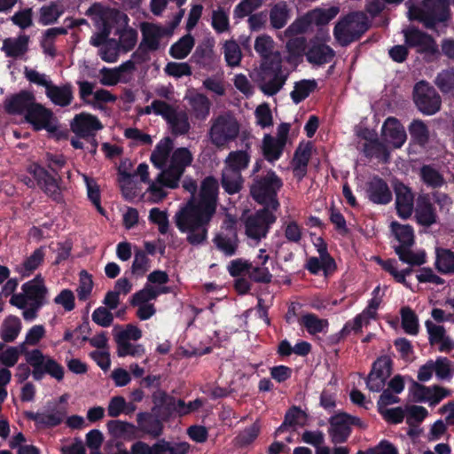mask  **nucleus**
Wrapping results in <instances>:
<instances>
[{
  "instance_id": "1",
  "label": "nucleus",
  "mask_w": 454,
  "mask_h": 454,
  "mask_svg": "<svg viewBox=\"0 0 454 454\" xmlns=\"http://www.w3.org/2000/svg\"><path fill=\"white\" fill-rule=\"evenodd\" d=\"M218 188L215 177H206L201 184L199 200L191 199L175 215L176 228L182 233H187L186 240L192 246L201 245L207 239L208 225L216 211Z\"/></svg>"
},
{
  "instance_id": "2",
  "label": "nucleus",
  "mask_w": 454,
  "mask_h": 454,
  "mask_svg": "<svg viewBox=\"0 0 454 454\" xmlns=\"http://www.w3.org/2000/svg\"><path fill=\"white\" fill-rule=\"evenodd\" d=\"M273 39L262 35L255 39L254 50L262 57L258 87L264 95L277 94L285 84L286 76L282 71L279 52H273Z\"/></svg>"
},
{
  "instance_id": "3",
  "label": "nucleus",
  "mask_w": 454,
  "mask_h": 454,
  "mask_svg": "<svg viewBox=\"0 0 454 454\" xmlns=\"http://www.w3.org/2000/svg\"><path fill=\"white\" fill-rule=\"evenodd\" d=\"M27 345L25 341L17 347L19 356L24 355L27 364L32 368V377L35 380H42L46 374L57 381L63 380L65 369L61 364L53 357L44 355L41 349L28 350Z\"/></svg>"
},
{
  "instance_id": "4",
  "label": "nucleus",
  "mask_w": 454,
  "mask_h": 454,
  "mask_svg": "<svg viewBox=\"0 0 454 454\" xmlns=\"http://www.w3.org/2000/svg\"><path fill=\"white\" fill-rule=\"evenodd\" d=\"M281 179L273 170H269L264 176H256L250 187L253 199L263 207L277 210L279 207L277 195L282 187Z\"/></svg>"
},
{
  "instance_id": "5",
  "label": "nucleus",
  "mask_w": 454,
  "mask_h": 454,
  "mask_svg": "<svg viewBox=\"0 0 454 454\" xmlns=\"http://www.w3.org/2000/svg\"><path fill=\"white\" fill-rule=\"evenodd\" d=\"M454 0H424L422 8L409 6L408 16L410 20H418L427 27H434L437 22L449 19V4Z\"/></svg>"
},
{
  "instance_id": "6",
  "label": "nucleus",
  "mask_w": 454,
  "mask_h": 454,
  "mask_svg": "<svg viewBox=\"0 0 454 454\" xmlns=\"http://www.w3.org/2000/svg\"><path fill=\"white\" fill-rule=\"evenodd\" d=\"M366 29V16L363 12H355L337 23L334 36L341 45H347L357 39Z\"/></svg>"
},
{
  "instance_id": "7",
  "label": "nucleus",
  "mask_w": 454,
  "mask_h": 454,
  "mask_svg": "<svg viewBox=\"0 0 454 454\" xmlns=\"http://www.w3.org/2000/svg\"><path fill=\"white\" fill-rule=\"evenodd\" d=\"M239 133V122L230 115L217 116L209 129L211 143L216 147H223L235 140Z\"/></svg>"
},
{
  "instance_id": "8",
  "label": "nucleus",
  "mask_w": 454,
  "mask_h": 454,
  "mask_svg": "<svg viewBox=\"0 0 454 454\" xmlns=\"http://www.w3.org/2000/svg\"><path fill=\"white\" fill-rule=\"evenodd\" d=\"M318 254L314 257V286L323 287L327 279L336 271L334 259L327 252V245L322 238H317L314 244Z\"/></svg>"
},
{
  "instance_id": "9",
  "label": "nucleus",
  "mask_w": 454,
  "mask_h": 454,
  "mask_svg": "<svg viewBox=\"0 0 454 454\" xmlns=\"http://www.w3.org/2000/svg\"><path fill=\"white\" fill-rule=\"evenodd\" d=\"M274 211L268 207H262L249 215L245 222L247 237L255 240L266 237L270 224L276 221Z\"/></svg>"
},
{
  "instance_id": "10",
  "label": "nucleus",
  "mask_w": 454,
  "mask_h": 454,
  "mask_svg": "<svg viewBox=\"0 0 454 454\" xmlns=\"http://www.w3.org/2000/svg\"><path fill=\"white\" fill-rule=\"evenodd\" d=\"M414 101L419 110L427 115L434 114L441 107L440 96L425 82H419L415 85Z\"/></svg>"
},
{
  "instance_id": "11",
  "label": "nucleus",
  "mask_w": 454,
  "mask_h": 454,
  "mask_svg": "<svg viewBox=\"0 0 454 454\" xmlns=\"http://www.w3.org/2000/svg\"><path fill=\"white\" fill-rule=\"evenodd\" d=\"M25 120L32 125L33 129L35 131L44 129L49 133H55L58 130L53 112L37 102L27 113Z\"/></svg>"
},
{
  "instance_id": "12",
  "label": "nucleus",
  "mask_w": 454,
  "mask_h": 454,
  "mask_svg": "<svg viewBox=\"0 0 454 454\" xmlns=\"http://www.w3.org/2000/svg\"><path fill=\"white\" fill-rule=\"evenodd\" d=\"M329 434L334 443L345 442L349 434L352 426H362L360 419L356 417L349 416L346 413H338L331 418Z\"/></svg>"
},
{
  "instance_id": "13",
  "label": "nucleus",
  "mask_w": 454,
  "mask_h": 454,
  "mask_svg": "<svg viewBox=\"0 0 454 454\" xmlns=\"http://www.w3.org/2000/svg\"><path fill=\"white\" fill-rule=\"evenodd\" d=\"M72 132L80 138L96 137V132L103 129L98 118L88 113L76 114L70 123Z\"/></svg>"
},
{
  "instance_id": "14",
  "label": "nucleus",
  "mask_w": 454,
  "mask_h": 454,
  "mask_svg": "<svg viewBox=\"0 0 454 454\" xmlns=\"http://www.w3.org/2000/svg\"><path fill=\"white\" fill-rule=\"evenodd\" d=\"M35 102V96L32 91L22 90L5 98L4 110L9 114L25 116Z\"/></svg>"
},
{
  "instance_id": "15",
  "label": "nucleus",
  "mask_w": 454,
  "mask_h": 454,
  "mask_svg": "<svg viewBox=\"0 0 454 454\" xmlns=\"http://www.w3.org/2000/svg\"><path fill=\"white\" fill-rule=\"evenodd\" d=\"M391 374V359L388 356L380 357L372 366L368 376L367 387L372 392H380L385 387L387 379Z\"/></svg>"
},
{
  "instance_id": "16",
  "label": "nucleus",
  "mask_w": 454,
  "mask_h": 454,
  "mask_svg": "<svg viewBox=\"0 0 454 454\" xmlns=\"http://www.w3.org/2000/svg\"><path fill=\"white\" fill-rule=\"evenodd\" d=\"M67 416V409L55 405L46 412L26 411L25 417L39 427L52 428L60 425Z\"/></svg>"
},
{
  "instance_id": "17",
  "label": "nucleus",
  "mask_w": 454,
  "mask_h": 454,
  "mask_svg": "<svg viewBox=\"0 0 454 454\" xmlns=\"http://www.w3.org/2000/svg\"><path fill=\"white\" fill-rule=\"evenodd\" d=\"M381 137L386 145L394 148L402 147L407 139L403 126L394 117H388L385 121L382 126Z\"/></svg>"
},
{
  "instance_id": "18",
  "label": "nucleus",
  "mask_w": 454,
  "mask_h": 454,
  "mask_svg": "<svg viewBox=\"0 0 454 454\" xmlns=\"http://www.w3.org/2000/svg\"><path fill=\"white\" fill-rule=\"evenodd\" d=\"M359 137L364 140L363 151L366 156L376 157L387 161L388 153L384 144L379 142L377 135L369 129H361L356 131Z\"/></svg>"
},
{
  "instance_id": "19",
  "label": "nucleus",
  "mask_w": 454,
  "mask_h": 454,
  "mask_svg": "<svg viewBox=\"0 0 454 454\" xmlns=\"http://www.w3.org/2000/svg\"><path fill=\"white\" fill-rule=\"evenodd\" d=\"M411 398L415 402L436 404L450 395V391L438 386L426 387L414 383L411 388Z\"/></svg>"
},
{
  "instance_id": "20",
  "label": "nucleus",
  "mask_w": 454,
  "mask_h": 454,
  "mask_svg": "<svg viewBox=\"0 0 454 454\" xmlns=\"http://www.w3.org/2000/svg\"><path fill=\"white\" fill-rule=\"evenodd\" d=\"M21 290L25 293L29 303H41L42 306H44L49 302L47 300L48 288L44 285V279L41 274L24 283Z\"/></svg>"
},
{
  "instance_id": "21",
  "label": "nucleus",
  "mask_w": 454,
  "mask_h": 454,
  "mask_svg": "<svg viewBox=\"0 0 454 454\" xmlns=\"http://www.w3.org/2000/svg\"><path fill=\"white\" fill-rule=\"evenodd\" d=\"M286 38V48L288 52V61L298 62L303 56L312 64V48L308 46L305 36H284Z\"/></svg>"
},
{
  "instance_id": "22",
  "label": "nucleus",
  "mask_w": 454,
  "mask_h": 454,
  "mask_svg": "<svg viewBox=\"0 0 454 454\" xmlns=\"http://www.w3.org/2000/svg\"><path fill=\"white\" fill-rule=\"evenodd\" d=\"M137 427L142 433L153 439L159 438L163 433V420L154 412L142 411L137 415Z\"/></svg>"
},
{
  "instance_id": "23",
  "label": "nucleus",
  "mask_w": 454,
  "mask_h": 454,
  "mask_svg": "<svg viewBox=\"0 0 454 454\" xmlns=\"http://www.w3.org/2000/svg\"><path fill=\"white\" fill-rule=\"evenodd\" d=\"M405 43L410 47H415L420 52H435L437 45L431 36L411 27L403 30Z\"/></svg>"
},
{
  "instance_id": "24",
  "label": "nucleus",
  "mask_w": 454,
  "mask_h": 454,
  "mask_svg": "<svg viewBox=\"0 0 454 454\" xmlns=\"http://www.w3.org/2000/svg\"><path fill=\"white\" fill-rule=\"evenodd\" d=\"M141 44L149 51H155L160 48V40L164 35L171 34V31L156 24L144 23L141 27Z\"/></svg>"
},
{
  "instance_id": "25",
  "label": "nucleus",
  "mask_w": 454,
  "mask_h": 454,
  "mask_svg": "<svg viewBox=\"0 0 454 454\" xmlns=\"http://www.w3.org/2000/svg\"><path fill=\"white\" fill-rule=\"evenodd\" d=\"M395 192L397 214L406 219L413 212V194L409 187L401 183L395 185Z\"/></svg>"
},
{
  "instance_id": "26",
  "label": "nucleus",
  "mask_w": 454,
  "mask_h": 454,
  "mask_svg": "<svg viewBox=\"0 0 454 454\" xmlns=\"http://www.w3.org/2000/svg\"><path fill=\"white\" fill-rule=\"evenodd\" d=\"M29 173L35 179L37 185L48 195L59 194V185L56 178L44 168L38 164L30 167Z\"/></svg>"
},
{
  "instance_id": "27",
  "label": "nucleus",
  "mask_w": 454,
  "mask_h": 454,
  "mask_svg": "<svg viewBox=\"0 0 454 454\" xmlns=\"http://www.w3.org/2000/svg\"><path fill=\"white\" fill-rule=\"evenodd\" d=\"M309 419L308 414L300 407L293 405L285 414L284 421L276 429L275 436H278L289 428L295 430L296 427H304Z\"/></svg>"
},
{
  "instance_id": "28",
  "label": "nucleus",
  "mask_w": 454,
  "mask_h": 454,
  "mask_svg": "<svg viewBox=\"0 0 454 454\" xmlns=\"http://www.w3.org/2000/svg\"><path fill=\"white\" fill-rule=\"evenodd\" d=\"M29 36L23 34L16 38H6L3 42L2 51L8 58L18 59L28 51Z\"/></svg>"
},
{
  "instance_id": "29",
  "label": "nucleus",
  "mask_w": 454,
  "mask_h": 454,
  "mask_svg": "<svg viewBox=\"0 0 454 454\" xmlns=\"http://www.w3.org/2000/svg\"><path fill=\"white\" fill-rule=\"evenodd\" d=\"M46 96L56 106L65 107L69 106L73 101V87L70 83H66L63 86H57L51 83L50 86H47Z\"/></svg>"
},
{
  "instance_id": "30",
  "label": "nucleus",
  "mask_w": 454,
  "mask_h": 454,
  "mask_svg": "<svg viewBox=\"0 0 454 454\" xmlns=\"http://www.w3.org/2000/svg\"><path fill=\"white\" fill-rule=\"evenodd\" d=\"M367 194L372 202L379 204L388 203L392 199L387 184L377 177L372 178L368 184Z\"/></svg>"
},
{
  "instance_id": "31",
  "label": "nucleus",
  "mask_w": 454,
  "mask_h": 454,
  "mask_svg": "<svg viewBox=\"0 0 454 454\" xmlns=\"http://www.w3.org/2000/svg\"><path fill=\"white\" fill-rule=\"evenodd\" d=\"M291 9L285 1L273 4L269 12L270 27L274 29H281L291 19Z\"/></svg>"
},
{
  "instance_id": "32",
  "label": "nucleus",
  "mask_w": 454,
  "mask_h": 454,
  "mask_svg": "<svg viewBox=\"0 0 454 454\" xmlns=\"http://www.w3.org/2000/svg\"><path fill=\"white\" fill-rule=\"evenodd\" d=\"M106 427L109 434L115 439L131 441L137 438V427L132 423L114 419L109 420Z\"/></svg>"
},
{
  "instance_id": "33",
  "label": "nucleus",
  "mask_w": 454,
  "mask_h": 454,
  "mask_svg": "<svg viewBox=\"0 0 454 454\" xmlns=\"http://www.w3.org/2000/svg\"><path fill=\"white\" fill-rule=\"evenodd\" d=\"M426 326L431 343L438 345L441 351H450L454 348V342L446 335L442 325L427 321Z\"/></svg>"
},
{
  "instance_id": "34",
  "label": "nucleus",
  "mask_w": 454,
  "mask_h": 454,
  "mask_svg": "<svg viewBox=\"0 0 454 454\" xmlns=\"http://www.w3.org/2000/svg\"><path fill=\"white\" fill-rule=\"evenodd\" d=\"M172 146L173 141L169 137H165L156 145L150 157L151 162L156 168L163 169L166 167Z\"/></svg>"
},
{
  "instance_id": "35",
  "label": "nucleus",
  "mask_w": 454,
  "mask_h": 454,
  "mask_svg": "<svg viewBox=\"0 0 454 454\" xmlns=\"http://www.w3.org/2000/svg\"><path fill=\"white\" fill-rule=\"evenodd\" d=\"M312 26V10L308 11L305 15L297 18L291 23L283 35H279V39L284 41L283 36H304L303 35Z\"/></svg>"
},
{
  "instance_id": "36",
  "label": "nucleus",
  "mask_w": 454,
  "mask_h": 454,
  "mask_svg": "<svg viewBox=\"0 0 454 454\" xmlns=\"http://www.w3.org/2000/svg\"><path fill=\"white\" fill-rule=\"evenodd\" d=\"M259 259L262 260L261 265L254 266L251 262V267L248 269V277L249 278L255 283H264L268 284L271 281L272 275L270 272L269 269L265 267V263L269 260V255L264 254L265 250H260Z\"/></svg>"
},
{
  "instance_id": "37",
  "label": "nucleus",
  "mask_w": 454,
  "mask_h": 454,
  "mask_svg": "<svg viewBox=\"0 0 454 454\" xmlns=\"http://www.w3.org/2000/svg\"><path fill=\"white\" fill-rule=\"evenodd\" d=\"M192 114L196 120L205 121L210 113L211 102L208 98L201 93H197L189 99Z\"/></svg>"
},
{
  "instance_id": "38",
  "label": "nucleus",
  "mask_w": 454,
  "mask_h": 454,
  "mask_svg": "<svg viewBox=\"0 0 454 454\" xmlns=\"http://www.w3.org/2000/svg\"><path fill=\"white\" fill-rule=\"evenodd\" d=\"M213 242L215 247L224 255L232 256L236 254L239 240L238 234L217 233L214 237Z\"/></svg>"
},
{
  "instance_id": "39",
  "label": "nucleus",
  "mask_w": 454,
  "mask_h": 454,
  "mask_svg": "<svg viewBox=\"0 0 454 454\" xmlns=\"http://www.w3.org/2000/svg\"><path fill=\"white\" fill-rule=\"evenodd\" d=\"M285 145L276 139L270 134L264 136L262 140V151L263 157L270 162L278 160L284 151Z\"/></svg>"
},
{
  "instance_id": "40",
  "label": "nucleus",
  "mask_w": 454,
  "mask_h": 454,
  "mask_svg": "<svg viewBox=\"0 0 454 454\" xmlns=\"http://www.w3.org/2000/svg\"><path fill=\"white\" fill-rule=\"evenodd\" d=\"M21 331V321L16 317L10 315L3 322L0 337L4 342H12L19 336Z\"/></svg>"
},
{
  "instance_id": "41",
  "label": "nucleus",
  "mask_w": 454,
  "mask_h": 454,
  "mask_svg": "<svg viewBox=\"0 0 454 454\" xmlns=\"http://www.w3.org/2000/svg\"><path fill=\"white\" fill-rule=\"evenodd\" d=\"M416 218L418 223L429 226L435 223L436 215L426 196H419L416 207Z\"/></svg>"
},
{
  "instance_id": "42",
  "label": "nucleus",
  "mask_w": 454,
  "mask_h": 454,
  "mask_svg": "<svg viewBox=\"0 0 454 454\" xmlns=\"http://www.w3.org/2000/svg\"><path fill=\"white\" fill-rule=\"evenodd\" d=\"M166 121L175 137L186 135L191 129L188 115L185 112L176 111Z\"/></svg>"
},
{
  "instance_id": "43",
  "label": "nucleus",
  "mask_w": 454,
  "mask_h": 454,
  "mask_svg": "<svg viewBox=\"0 0 454 454\" xmlns=\"http://www.w3.org/2000/svg\"><path fill=\"white\" fill-rule=\"evenodd\" d=\"M194 62L207 70H213L215 66L216 57L210 46H198L192 55Z\"/></svg>"
},
{
  "instance_id": "44",
  "label": "nucleus",
  "mask_w": 454,
  "mask_h": 454,
  "mask_svg": "<svg viewBox=\"0 0 454 454\" xmlns=\"http://www.w3.org/2000/svg\"><path fill=\"white\" fill-rule=\"evenodd\" d=\"M311 151L312 141H308L304 149H301V146L296 149L293 159L295 176H303L305 175Z\"/></svg>"
},
{
  "instance_id": "45",
  "label": "nucleus",
  "mask_w": 454,
  "mask_h": 454,
  "mask_svg": "<svg viewBox=\"0 0 454 454\" xmlns=\"http://www.w3.org/2000/svg\"><path fill=\"white\" fill-rule=\"evenodd\" d=\"M44 248L40 247L36 248L25 261L17 269L18 271L23 277H28L32 272H34L44 261Z\"/></svg>"
},
{
  "instance_id": "46",
  "label": "nucleus",
  "mask_w": 454,
  "mask_h": 454,
  "mask_svg": "<svg viewBox=\"0 0 454 454\" xmlns=\"http://www.w3.org/2000/svg\"><path fill=\"white\" fill-rule=\"evenodd\" d=\"M411 246H396L395 253L399 259L410 265H421L426 262V254L422 250L412 251Z\"/></svg>"
},
{
  "instance_id": "47",
  "label": "nucleus",
  "mask_w": 454,
  "mask_h": 454,
  "mask_svg": "<svg viewBox=\"0 0 454 454\" xmlns=\"http://www.w3.org/2000/svg\"><path fill=\"white\" fill-rule=\"evenodd\" d=\"M194 46V38L187 34L173 43L169 49V54L176 59H184L192 51Z\"/></svg>"
},
{
  "instance_id": "48",
  "label": "nucleus",
  "mask_w": 454,
  "mask_h": 454,
  "mask_svg": "<svg viewBox=\"0 0 454 454\" xmlns=\"http://www.w3.org/2000/svg\"><path fill=\"white\" fill-rule=\"evenodd\" d=\"M160 173L156 178V182L165 187L176 189L179 185V181L184 173L174 168L169 165L167 168L160 169Z\"/></svg>"
},
{
  "instance_id": "49",
  "label": "nucleus",
  "mask_w": 454,
  "mask_h": 454,
  "mask_svg": "<svg viewBox=\"0 0 454 454\" xmlns=\"http://www.w3.org/2000/svg\"><path fill=\"white\" fill-rule=\"evenodd\" d=\"M211 26L217 34H223L230 31L229 12L222 6H219L216 10H213Z\"/></svg>"
},
{
  "instance_id": "50",
  "label": "nucleus",
  "mask_w": 454,
  "mask_h": 454,
  "mask_svg": "<svg viewBox=\"0 0 454 454\" xmlns=\"http://www.w3.org/2000/svg\"><path fill=\"white\" fill-rule=\"evenodd\" d=\"M243 178L240 173L223 172L221 177V185L228 194H236L242 189Z\"/></svg>"
},
{
  "instance_id": "51",
  "label": "nucleus",
  "mask_w": 454,
  "mask_h": 454,
  "mask_svg": "<svg viewBox=\"0 0 454 454\" xmlns=\"http://www.w3.org/2000/svg\"><path fill=\"white\" fill-rule=\"evenodd\" d=\"M391 230L399 242L398 246H412L414 243V232L408 224H400L396 222L391 223Z\"/></svg>"
},
{
  "instance_id": "52",
  "label": "nucleus",
  "mask_w": 454,
  "mask_h": 454,
  "mask_svg": "<svg viewBox=\"0 0 454 454\" xmlns=\"http://www.w3.org/2000/svg\"><path fill=\"white\" fill-rule=\"evenodd\" d=\"M192 154L189 149L186 147H180L173 152L169 165L184 173L185 168L192 164Z\"/></svg>"
},
{
  "instance_id": "53",
  "label": "nucleus",
  "mask_w": 454,
  "mask_h": 454,
  "mask_svg": "<svg viewBox=\"0 0 454 454\" xmlns=\"http://www.w3.org/2000/svg\"><path fill=\"white\" fill-rule=\"evenodd\" d=\"M249 161L250 155L243 150L231 152L226 159V163L235 173H240L241 170L247 168Z\"/></svg>"
},
{
  "instance_id": "54",
  "label": "nucleus",
  "mask_w": 454,
  "mask_h": 454,
  "mask_svg": "<svg viewBox=\"0 0 454 454\" xmlns=\"http://www.w3.org/2000/svg\"><path fill=\"white\" fill-rule=\"evenodd\" d=\"M155 450L158 454H188L189 444L186 442H170L165 439L156 442Z\"/></svg>"
},
{
  "instance_id": "55",
  "label": "nucleus",
  "mask_w": 454,
  "mask_h": 454,
  "mask_svg": "<svg viewBox=\"0 0 454 454\" xmlns=\"http://www.w3.org/2000/svg\"><path fill=\"white\" fill-rule=\"evenodd\" d=\"M436 267L442 273H454V253L448 249H436Z\"/></svg>"
},
{
  "instance_id": "56",
  "label": "nucleus",
  "mask_w": 454,
  "mask_h": 454,
  "mask_svg": "<svg viewBox=\"0 0 454 454\" xmlns=\"http://www.w3.org/2000/svg\"><path fill=\"white\" fill-rule=\"evenodd\" d=\"M263 4V0H241L233 10V18L241 20L253 14Z\"/></svg>"
},
{
  "instance_id": "57",
  "label": "nucleus",
  "mask_w": 454,
  "mask_h": 454,
  "mask_svg": "<svg viewBox=\"0 0 454 454\" xmlns=\"http://www.w3.org/2000/svg\"><path fill=\"white\" fill-rule=\"evenodd\" d=\"M420 177L422 181L430 187H440L444 184L442 176L437 169L431 166H424L420 169Z\"/></svg>"
},
{
  "instance_id": "58",
  "label": "nucleus",
  "mask_w": 454,
  "mask_h": 454,
  "mask_svg": "<svg viewBox=\"0 0 454 454\" xmlns=\"http://www.w3.org/2000/svg\"><path fill=\"white\" fill-rule=\"evenodd\" d=\"M259 434L260 427L258 424L254 423L238 434L235 437L236 445L240 448L247 447L258 437Z\"/></svg>"
},
{
  "instance_id": "59",
  "label": "nucleus",
  "mask_w": 454,
  "mask_h": 454,
  "mask_svg": "<svg viewBox=\"0 0 454 454\" xmlns=\"http://www.w3.org/2000/svg\"><path fill=\"white\" fill-rule=\"evenodd\" d=\"M159 293L153 286L146 285L143 289L136 292L129 300L130 305L137 307L142 304H149V301L155 300Z\"/></svg>"
},
{
  "instance_id": "60",
  "label": "nucleus",
  "mask_w": 454,
  "mask_h": 454,
  "mask_svg": "<svg viewBox=\"0 0 454 454\" xmlns=\"http://www.w3.org/2000/svg\"><path fill=\"white\" fill-rule=\"evenodd\" d=\"M93 288L92 277L85 270L80 272L79 285L76 289L78 299L85 301L89 299Z\"/></svg>"
},
{
  "instance_id": "61",
  "label": "nucleus",
  "mask_w": 454,
  "mask_h": 454,
  "mask_svg": "<svg viewBox=\"0 0 454 454\" xmlns=\"http://www.w3.org/2000/svg\"><path fill=\"white\" fill-rule=\"evenodd\" d=\"M224 58L228 66H239L242 54L239 44L235 41L231 40L224 43Z\"/></svg>"
},
{
  "instance_id": "62",
  "label": "nucleus",
  "mask_w": 454,
  "mask_h": 454,
  "mask_svg": "<svg viewBox=\"0 0 454 454\" xmlns=\"http://www.w3.org/2000/svg\"><path fill=\"white\" fill-rule=\"evenodd\" d=\"M150 268V259L145 251L137 249L134 254V261L131 266V272L137 276H144Z\"/></svg>"
},
{
  "instance_id": "63",
  "label": "nucleus",
  "mask_w": 454,
  "mask_h": 454,
  "mask_svg": "<svg viewBox=\"0 0 454 454\" xmlns=\"http://www.w3.org/2000/svg\"><path fill=\"white\" fill-rule=\"evenodd\" d=\"M117 344V355L119 357L130 356L133 357L142 356L145 350L142 344H131L129 341H115Z\"/></svg>"
},
{
  "instance_id": "64",
  "label": "nucleus",
  "mask_w": 454,
  "mask_h": 454,
  "mask_svg": "<svg viewBox=\"0 0 454 454\" xmlns=\"http://www.w3.org/2000/svg\"><path fill=\"white\" fill-rule=\"evenodd\" d=\"M117 34L119 35L120 47L125 52L131 51L135 47L137 41V31L136 29L128 27L118 30Z\"/></svg>"
}]
</instances>
